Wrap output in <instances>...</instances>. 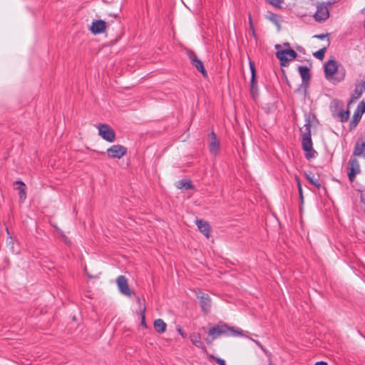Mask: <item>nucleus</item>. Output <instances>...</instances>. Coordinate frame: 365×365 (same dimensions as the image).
<instances>
[{"instance_id":"38","label":"nucleus","mask_w":365,"mask_h":365,"mask_svg":"<svg viewBox=\"0 0 365 365\" xmlns=\"http://www.w3.org/2000/svg\"><path fill=\"white\" fill-rule=\"evenodd\" d=\"M315 365H327V364L324 361H319L315 364Z\"/></svg>"},{"instance_id":"2","label":"nucleus","mask_w":365,"mask_h":365,"mask_svg":"<svg viewBox=\"0 0 365 365\" xmlns=\"http://www.w3.org/2000/svg\"><path fill=\"white\" fill-rule=\"evenodd\" d=\"M98 135L105 140L113 143L115 140V133L113 129L108 124H98L97 125Z\"/></svg>"},{"instance_id":"40","label":"nucleus","mask_w":365,"mask_h":365,"mask_svg":"<svg viewBox=\"0 0 365 365\" xmlns=\"http://www.w3.org/2000/svg\"><path fill=\"white\" fill-rule=\"evenodd\" d=\"M269 365H274V364H272V363H269Z\"/></svg>"},{"instance_id":"18","label":"nucleus","mask_w":365,"mask_h":365,"mask_svg":"<svg viewBox=\"0 0 365 365\" xmlns=\"http://www.w3.org/2000/svg\"><path fill=\"white\" fill-rule=\"evenodd\" d=\"M153 327L156 332L163 334L167 329V324L161 319H155L153 322Z\"/></svg>"},{"instance_id":"9","label":"nucleus","mask_w":365,"mask_h":365,"mask_svg":"<svg viewBox=\"0 0 365 365\" xmlns=\"http://www.w3.org/2000/svg\"><path fill=\"white\" fill-rule=\"evenodd\" d=\"M197 298L200 299L202 310L205 313H208L210 311L211 299L207 294L199 292L197 294Z\"/></svg>"},{"instance_id":"36","label":"nucleus","mask_w":365,"mask_h":365,"mask_svg":"<svg viewBox=\"0 0 365 365\" xmlns=\"http://www.w3.org/2000/svg\"><path fill=\"white\" fill-rule=\"evenodd\" d=\"M136 301H137L138 304H139V307H140V311L141 312L143 307V306H145V305L144 304H142V303H141V299H140V297H137Z\"/></svg>"},{"instance_id":"5","label":"nucleus","mask_w":365,"mask_h":365,"mask_svg":"<svg viewBox=\"0 0 365 365\" xmlns=\"http://www.w3.org/2000/svg\"><path fill=\"white\" fill-rule=\"evenodd\" d=\"M107 155L111 158L120 159L127 153V148L121 145H113L106 150Z\"/></svg>"},{"instance_id":"25","label":"nucleus","mask_w":365,"mask_h":365,"mask_svg":"<svg viewBox=\"0 0 365 365\" xmlns=\"http://www.w3.org/2000/svg\"><path fill=\"white\" fill-rule=\"evenodd\" d=\"M339 116L340 117L341 121H342V122L346 121L349 117V110L340 111L339 113Z\"/></svg>"},{"instance_id":"35","label":"nucleus","mask_w":365,"mask_h":365,"mask_svg":"<svg viewBox=\"0 0 365 365\" xmlns=\"http://www.w3.org/2000/svg\"><path fill=\"white\" fill-rule=\"evenodd\" d=\"M136 301H137L138 304H139V307H140V311L141 312L143 307V306H145V305L144 304H142V303H141V299H140V297H137Z\"/></svg>"},{"instance_id":"27","label":"nucleus","mask_w":365,"mask_h":365,"mask_svg":"<svg viewBox=\"0 0 365 365\" xmlns=\"http://www.w3.org/2000/svg\"><path fill=\"white\" fill-rule=\"evenodd\" d=\"M294 178H295V180H296L297 184V187H298V190H299V197H300L301 200H303L302 187V185H301V182H300V180H299L298 176H295Z\"/></svg>"},{"instance_id":"7","label":"nucleus","mask_w":365,"mask_h":365,"mask_svg":"<svg viewBox=\"0 0 365 365\" xmlns=\"http://www.w3.org/2000/svg\"><path fill=\"white\" fill-rule=\"evenodd\" d=\"M302 148L307 153L306 154L307 158H312L315 156L316 152L313 150L312 142L310 137V134L304 135L302 138Z\"/></svg>"},{"instance_id":"37","label":"nucleus","mask_w":365,"mask_h":365,"mask_svg":"<svg viewBox=\"0 0 365 365\" xmlns=\"http://www.w3.org/2000/svg\"><path fill=\"white\" fill-rule=\"evenodd\" d=\"M249 21H250V28L253 30V25H252V21L250 15L249 16Z\"/></svg>"},{"instance_id":"28","label":"nucleus","mask_w":365,"mask_h":365,"mask_svg":"<svg viewBox=\"0 0 365 365\" xmlns=\"http://www.w3.org/2000/svg\"><path fill=\"white\" fill-rule=\"evenodd\" d=\"M362 90L363 88L361 87H356L353 94V98L358 99L359 98H360L362 93Z\"/></svg>"},{"instance_id":"33","label":"nucleus","mask_w":365,"mask_h":365,"mask_svg":"<svg viewBox=\"0 0 365 365\" xmlns=\"http://www.w3.org/2000/svg\"><path fill=\"white\" fill-rule=\"evenodd\" d=\"M255 343L264 352V353H267V351L266 349L264 348V346L261 344L260 342H259L258 341H256V340H254L252 339Z\"/></svg>"},{"instance_id":"13","label":"nucleus","mask_w":365,"mask_h":365,"mask_svg":"<svg viewBox=\"0 0 365 365\" xmlns=\"http://www.w3.org/2000/svg\"><path fill=\"white\" fill-rule=\"evenodd\" d=\"M190 339L194 346L202 349L204 352H206V347L202 341L201 335L199 333L193 332L190 334Z\"/></svg>"},{"instance_id":"41","label":"nucleus","mask_w":365,"mask_h":365,"mask_svg":"<svg viewBox=\"0 0 365 365\" xmlns=\"http://www.w3.org/2000/svg\"><path fill=\"white\" fill-rule=\"evenodd\" d=\"M364 158H365V154H364Z\"/></svg>"},{"instance_id":"1","label":"nucleus","mask_w":365,"mask_h":365,"mask_svg":"<svg viewBox=\"0 0 365 365\" xmlns=\"http://www.w3.org/2000/svg\"><path fill=\"white\" fill-rule=\"evenodd\" d=\"M222 335L237 337L242 336L243 331L238 327H230L221 322L210 329L208 336L205 340L207 344H211L215 339Z\"/></svg>"},{"instance_id":"23","label":"nucleus","mask_w":365,"mask_h":365,"mask_svg":"<svg viewBox=\"0 0 365 365\" xmlns=\"http://www.w3.org/2000/svg\"><path fill=\"white\" fill-rule=\"evenodd\" d=\"M267 18L273 22L274 24L279 26V16H277L275 14L270 13L269 15L267 16Z\"/></svg>"},{"instance_id":"22","label":"nucleus","mask_w":365,"mask_h":365,"mask_svg":"<svg viewBox=\"0 0 365 365\" xmlns=\"http://www.w3.org/2000/svg\"><path fill=\"white\" fill-rule=\"evenodd\" d=\"M250 69H251V72H252V81H251V84H252V93H254V86H255V65H254V63L250 61Z\"/></svg>"},{"instance_id":"10","label":"nucleus","mask_w":365,"mask_h":365,"mask_svg":"<svg viewBox=\"0 0 365 365\" xmlns=\"http://www.w3.org/2000/svg\"><path fill=\"white\" fill-rule=\"evenodd\" d=\"M329 16L328 7L322 4L317 6V12L314 14V18L317 21H325Z\"/></svg>"},{"instance_id":"15","label":"nucleus","mask_w":365,"mask_h":365,"mask_svg":"<svg viewBox=\"0 0 365 365\" xmlns=\"http://www.w3.org/2000/svg\"><path fill=\"white\" fill-rule=\"evenodd\" d=\"M365 154V138L364 139L359 140L356 145L353 152L354 156H364Z\"/></svg>"},{"instance_id":"11","label":"nucleus","mask_w":365,"mask_h":365,"mask_svg":"<svg viewBox=\"0 0 365 365\" xmlns=\"http://www.w3.org/2000/svg\"><path fill=\"white\" fill-rule=\"evenodd\" d=\"M338 68L337 63L334 60H329L324 65V73L327 79L332 78L334 74L336 72Z\"/></svg>"},{"instance_id":"32","label":"nucleus","mask_w":365,"mask_h":365,"mask_svg":"<svg viewBox=\"0 0 365 365\" xmlns=\"http://www.w3.org/2000/svg\"><path fill=\"white\" fill-rule=\"evenodd\" d=\"M359 108L361 109V112H365V103L361 101L359 105Z\"/></svg>"},{"instance_id":"34","label":"nucleus","mask_w":365,"mask_h":365,"mask_svg":"<svg viewBox=\"0 0 365 365\" xmlns=\"http://www.w3.org/2000/svg\"><path fill=\"white\" fill-rule=\"evenodd\" d=\"M360 118H361V115L359 113H356L354 115V120L355 124L357 123V122L359 120Z\"/></svg>"},{"instance_id":"16","label":"nucleus","mask_w":365,"mask_h":365,"mask_svg":"<svg viewBox=\"0 0 365 365\" xmlns=\"http://www.w3.org/2000/svg\"><path fill=\"white\" fill-rule=\"evenodd\" d=\"M196 225L199 229V230L207 237L209 238L210 237V225L202 220H196Z\"/></svg>"},{"instance_id":"8","label":"nucleus","mask_w":365,"mask_h":365,"mask_svg":"<svg viewBox=\"0 0 365 365\" xmlns=\"http://www.w3.org/2000/svg\"><path fill=\"white\" fill-rule=\"evenodd\" d=\"M188 56L192 62V66H195L196 69L198 70L204 77H206V70L204 68L202 62L197 58L196 54L193 51H189Z\"/></svg>"},{"instance_id":"31","label":"nucleus","mask_w":365,"mask_h":365,"mask_svg":"<svg viewBox=\"0 0 365 365\" xmlns=\"http://www.w3.org/2000/svg\"><path fill=\"white\" fill-rule=\"evenodd\" d=\"M177 331L183 338L186 336V334L182 331L180 327L178 326L177 327Z\"/></svg>"},{"instance_id":"4","label":"nucleus","mask_w":365,"mask_h":365,"mask_svg":"<svg viewBox=\"0 0 365 365\" xmlns=\"http://www.w3.org/2000/svg\"><path fill=\"white\" fill-rule=\"evenodd\" d=\"M348 177L351 182H354L356 175L360 174L361 168L359 162L354 158H351L348 162Z\"/></svg>"},{"instance_id":"30","label":"nucleus","mask_w":365,"mask_h":365,"mask_svg":"<svg viewBox=\"0 0 365 365\" xmlns=\"http://www.w3.org/2000/svg\"><path fill=\"white\" fill-rule=\"evenodd\" d=\"M215 361L217 364L219 365H226L225 360L220 359V358H214Z\"/></svg>"},{"instance_id":"26","label":"nucleus","mask_w":365,"mask_h":365,"mask_svg":"<svg viewBox=\"0 0 365 365\" xmlns=\"http://www.w3.org/2000/svg\"><path fill=\"white\" fill-rule=\"evenodd\" d=\"M325 51H326V48H322L319 51H317V52H315L314 53V56L318 58V59H320V60H322L324 57V53H325Z\"/></svg>"},{"instance_id":"21","label":"nucleus","mask_w":365,"mask_h":365,"mask_svg":"<svg viewBox=\"0 0 365 365\" xmlns=\"http://www.w3.org/2000/svg\"><path fill=\"white\" fill-rule=\"evenodd\" d=\"M177 187L178 189L189 190L192 187V185L190 181L180 180L177 182Z\"/></svg>"},{"instance_id":"17","label":"nucleus","mask_w":365,"mask_h":365,"mask_svg":"<svg viewBox=\"0 0 365 365\" xmlns=\"http://www.w3.org/2000/svg\"><path fill=\"white\" fill-rule=\"evenodd\" d=\"M15 185H17L16 189L19 191V196L20 201H24L26 198V185L22 181H16Z\"/></svg>"},{"instance_id":"39","label":"nucleus","mask_w":365,"mask_h":365,"mask_svg":"<svg viewBox=\"0 0 365 365\" xmlns=\"http://www.w3.org/2000/svg\"><path fill=\"white\" fill-rule=\"evenodd\" d=\"M325 35H323V34H321V35H317L315 36V37L317 38H321V39H323L324 38H325Z\"/></svg>"},{"instance_id":"6","label":"nucleus","mask_w":365,"mask_h":365,"mask_svg":"<svg viewBox=\"0 0 365 365\" xmlns=\"http://www.w3.org/2000/svg\"><path fill=\"white\" fill-rule=\"evenodd\" d=\"M116 283H117L118 287L119 289V291L120 292L121 294H123L125 296H128V297L132 296L133 292L130 289L128 283V280L125 276H123V275L119 276L116 279Z\"/></svg>"},{"instance_id":"3","label":"nucleus","mask_w":365,"mask_h":365,"mask_svg":"<svg viewBox=\"0 0 365 365\" xmlns=\"http://www.w3.org/2000/svg\"><path fill=\"white\" fill-rule=\"evenodd\" d=\"M277 58L280 61L282 66L288 65L289 62L294 60L297 56V53L293 49H284L277 51L276 53Z\"/></svg>"},{"instance_id":"20","label":"nucleus","mask_w":365,"mask_h":365,"mask_svg":"<svg viewBox=\"0 0 365 365\" xmlns=\"http://www.w3.org/2000/svg\"><path fill=\"white\" fill-rule=\"evenodd\" d=\"M299 72L304 81H306L309 78V68L306 66H299Z\"/></svg>"},{"instance_id":"12","label":"nucleus","mask_w":365,"mask_h":365,"mask_svg":"<svg viewBox=\"0 0 365 365\" xmlns=\"http://www.w3.org/2000/svg\"><path fill=\"white\" fill-rule=\"evenodd\" d=\"M208 143L209 150L213 155H217L220 149V141L214 132L210 133Z\"/></svg>"},{"instance_id":"14","label":"nucleus","mask_w":365,"mask_h":365,"mask_svg":"<svg viewBox=\"0 0 365 365\" xmlns=\"http://www.w3.org/2000/svg\"><path fill=\"white\" fill-rule=\"evenodd\" d=\"M106 24L103 20H97L93 21L91 26L90 30L94 34H101L103 33L106 30Z\"/></svg>"},{"instance_id":"29","label":"nucleus","mask_w":365,"mask_h":365,"mask_svg":"<svg viewBox=\"0 0 365 365\" xmlns=\"http://www.w3.org/2000/svg\"><path fill=\"white\" fill-rule=\"evenodd\" d=\"M270 4L273 5L275 7H280V4L282 3L283 0H267Z\"/></svg>"},{"instance_id":"24","label":"nucleus","mask_w":365,"mask_h":365,"mask_svg":"<svg viewBox=\"0 0 365 365\" xmlns=\"http://www.w3.org/2000/svg\"><path fill=\"white\" fill-rule=\"evenodd\" d=\"M145 311H146V307L143 306L141 310V325L143 326L145 328H147V324L145 322Z\"/></svg>"},{"instance_id":"19","label":"nucleus","mask_w":365,"mask_h":365,"mask_svg":"<svg viewBox=\"0 0 365 365\" xmlns=\"http://www.w3.org/2000/svg\"><path fill=\"white\" fill-rule=\"evenodd\" d=\"M306 178L307 180L313 185H314L316 187L319 189L321 187V184L319 182V180L318 178H316L315 175L311 173H305Z\"/></svg>"}]
</instances>
